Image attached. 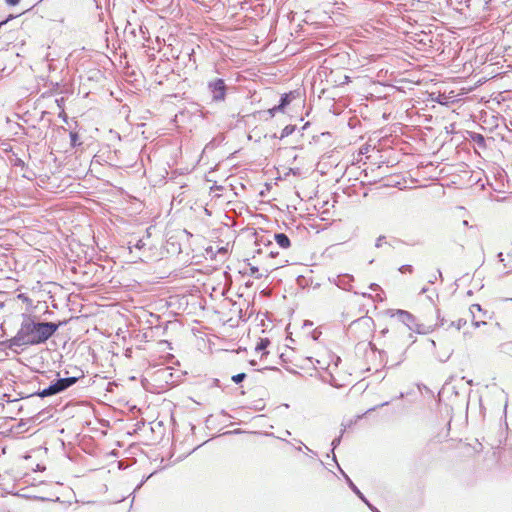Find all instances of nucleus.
I'll return each instance as SVG.
<instances>
[{
  "instance_id": "1",
  "label": "nucleus",
  "mask_w": 512,
  "mask_h": 512,
  "mask_svg": "<svg viewBox=\"0 0 512 512\" xmlns=\"http://www.w3.org/2000/svg\"><path fill=\"white\" fill-rule=\"evenodd\" d=\"M65 321L47 322L36 320L35 317L23 314V320L16 335L4 342L6 348L19 354L24 347L46 343Z\"/></svg>"
},
{
  "instance_id": "2",
  "label": "nucleus",
  "mask_w": 512,
  "mask_h": 512,
  "mask_svg": "<svg viewBox=\"0 0 512 512\" xmlns=\"http://www.w3.org/2000/svg\"><path fill=\"white\" fill-rule=\"evenodd\" d=\"M405 333L401 331L393 332L390 337L386 350L379 351V354L382 356L383 354H390L392 357V365H399L405 359V354L407 351V343L405 341Z\"/></svg>"
},
{
  "instance_id": "3",
  "label": "nucleus",
  "mask_w": 512,
  "mask_h": 512,
  "mask_svg": "<svg viewBox=\"0 0 512 512\" xmlns=\"http://www.w3.org/2000/svg\"><path fill=\"white\" fill-rule=\"evenodd\" d=\"M389 313L391 317H396L397 320L404 324L410 331L418 334H425L428 332V330L425 329V326L417 323L414 315L406 310H390Z\"/></svg>"
},
{
  "instance_id": "4",
  "label": "nucleus",
  "mask_w": 512,
  "mask_h": 512,
  "mask_svg": "<svg viewBox=\"0 0 512 512\" xmlns=\"http://www.w3.org/2000/svg\"><path fill=\"white\" fill-rule=\"evenodd\" d=\"M207 90L211 96L212 102H224L227 95L228 87L222 78H215L207 83Z\"/></svg>"
},
{
  "instance_id": "5",
  "label": "nucleus",
  "mask_w": 512,
  "mask_h": 512,
  "mask_svg": "<svg viewBox=\"0 0 512 512\" xmlns=\"http://www.w3.org/2000/svg\"><path fill=\"white\" fill-rule=\"evenodd\" d=\"M79 373H80L79 375L59 378L55 382H53L57 393L59 394V393L65 391L66 389H68L71 386H73L74 384H76L80 378L84 377L83 371L80 370Z\"/></svg>"
},
{
  "instance_id": "6",
  "label": "nucleus",
  "mask_w": 512,
  "mask_h": 512,
  "mask_svg": "<svg viewBox=\"0 0 512 512\" xmlns=\"http://www.w3.org/2000/svg\"><path fill=\"white\" fill-rule=\"evenodd\" d=\"M79 373H80L79 375L59 378L55 382H53L57 393L59 394V393L65 391L66 389H68L71 386H73L74 384H76L80 378L84 377L83 371L80 370Z\"/></svg>"
},
{
  "instance_id": "7",
  "label": "nucleus",
  "mask_w": 512,
  "mask_h": 512,
  "mask_svg": "<svg viewBox=\"0 0 512 512\" xmlns=\"http://www.w3.org/2000/svg\"><path fill=\"white\" fill-rule=\"evenodd\" d=\"M342 475L344 476L349 488L368 506V508L372 512H380L374 505H372L368 499L363 495V493L358 489V487L353 483V481L349 478V476L341 470Z\"/></svg>"
},
{
  "instance_id": "8",
  "label": "nucleus",
  "mask_w": 512,
  "mask_h": 512,
  "mask_svg": "<svg viewBox=\"0 0 512 512\" xmlns=\"http://www.w3.org/2000/svg\"><path fill=\"white\" fill-rule=\"evenodd\" d=\"M333 281L339 288L346 291H351L354 277L350 274H340Z\"/></svg>"
},
{
  "instance_id": "9",
  "label": "nucleus",
  "mask_w": 512,
  "mask_h": 512,
  "mask_svg": "<svg viewBox=\"0 0 512 512\" xmlns=\"http://www.w3.org/2000/svg\"><path fill=\"white\" fill-rule=\"evenodd\" d=\"M274 240L283 249H287L291 246V241L285 233H275Z\"/></svg>"
},
{
  "instance_id": "10",
  "label": "nucleus",
  "mask_w": 512,
  "mask_h": 512,
  "mask_svg": "<svg viewBox=\"0 0 512 512\" xmlns=\"http://www.w3.org/2000/svg\"><path fill=\"white\" fill-rule=\"evenodd\" d=\"M348 426H349V425H343V428L341 429L340 435H339L338 437H336V438H334V439H333V441H332V443H331V446H332L331 452H332V453H334V450H335V449L340 445L341 440H342V436H343V434L345 433L346 428H347ZM333 461H334L336 464H338V463H337V460H336V456H335V454H333ZM337 466H338L339 470L341 471L342 469L340 468V466H339V465H337Z\"/></svg>"
},
{
  "instance_id": "11",
  "label": "nucleus",
  "mask_w": 512,
  "mask_h": 512,
  "mask_svg": "<svg viewBox=\"0 0 512 512\" xmlns=\"http://www.w3.org/2000/svg\"><path fill=\"white\" fill-rule=\"evenodd\" d=\"M58 394L55 388L54 383L52 382L48 387L44 388L33 394L32 396H38L41 398L49 397Z\"/></svg>"
},
{
  "instance_id": "12",
  "label": "nucleus",
  "mask_w": 512,
  "mask_h": 512,
  "mask_svg": "<svg viewBox=\"0 0 512 512\" xmlns=\"http://www.w3.org/2000/svg\"><path fill=\"white\" fill-rule=\"evenodd\" d=\"M290 102V94H283L280 98L279 104L277 105V109H281L283 111L284 108L290 104Z\"/></svg>"
},
{
  "instance_id": "13",
  "label": "nucleus",
  "mask_w": 512,
  "mask_h": 512,
  "mask_svg": "<svg viewBox=\"0 0 512 512\" xmlns=\"http://www.w3.org/2000/svg\"><path fill=\"white\" fill-rule=\"evenodd\" d=\"M296 130L295 125H287L282 129L280 139L290 136Z\"/></svg>"
},
{
  "instance_id": "14",
  "label": "nucleus",
  "mask_w": 512,
  "mask_h": 512,
  "mask_svg": "<svg viewBox=\"0 0 512 512\" xmlns=\"http://www.w3.org/2000/svg\"><path fill=\"white\" fill-rule=\"evenodd\" d=\"M472 140L478 144L480 147L485 146V137L482 134L474 133L472 135Z\"/></svg>"
},
{
  "instance_id": "15",
  "label": "nucleus",
  "mask_w": 512,
  "mask_h": 512,
  "mask_svg": "<svg viewBox=\"0 0 512 512\" xmlns=\"http://www.w3.org/2000/svg\"><path fill=\"white\" fill-rule=\"evenodd\" d=\"M269 344H270V341H269V339H268V338H262V339H260V341L257 343V345H256V350H257V351L265 350Z\"/></svg>"
},
{
  "instance_id": "16",
  "label": "nucleus",
  "mask_w": 512,
  "mask_h": 512,
  "mask_svg": "<svg viewBox=\"0 0 512 512\" xmlns=\"http://www.w3.org/2000/svg\"><path fill=\"white\" fill-rule=\"evenodd\" d=\"M145 246H146V243L144 242L143 238L136 240V242L133 244V247L136 249H139V250H141ZM129 249H130V251L132 250V241H129Z\"/></svg>"
},
{
  "instance_id": "17",
  "label": "nucleus",
  "mask_w": 512,
  "mask_h": 512,
  "mask_svg": "<svg viewBox=\"0 0 512 512\" xmlns=\"http://www.w3.org/2000/svg\"><path fill=\"white\" fill-rule=\"evenodd\" d=\"M70 142L72 147H77L81 144L77 132H70Z\"/></svg>"
},
{
  "instance_id": "18",
  "label": "nucleus",
  "mask_w": 512,
  "mask_h": 512,
  "mask_svg": "<svg viewBox=\"0 0 512 512\" xmlns=\"http://www.w3.org/2000/svg\"><path fill=\"white\" fill-rule=\"evenodd\" d=\"M452 353H453V350H447V351H445L443 353H439L437 355V357H438L439 361L446 362V361L449 360V358L451 357Z\"/></svg>"
},
{
  "instance_id": "19",
  "label": "nucleus",
  "mask_w": 512,
  "mask_h": 512,
  "mask_svg": "<svg viewBox=\"0 0 512 512\" xmlns=\"http://www.w3.org/2000/svg\"><path fill=\"white\" fill-rule=\"evenodd\" d=\"M249 266H250V268H249V270H250L249 275L254 277V278H256V279H260L262 277V274H259L258 267L257 266H252L250 264H249Z\"/></svg>"
},
{
  "instance_id": "20",
  "label": "nucleus",
  "mask_w": 512,
  "mask_h": 512,
  "mask_svg": "<svg viewBox=\"0 0 512 512\" xmlns=\"http://www.w3.org/2000/svg\"><path fill=\"white\" fill-rule=\"evenodd\" d=\"M475 311L482 312L483 315H486V311H483L482 307L479 304H472L470 307V312L473 315V318H475Z\"/></svg>"
},
{
  "instance_id": "21",
  "label": "nucleus",
  "mask_w": 512,
  "mask_h": 512,
  "mask_svg": "<svg viewBox=\"0 0 512 512\" xmlns=\"http://www.w3.org/2000/svg\"><path fill=\"white\" fill-rule=\"evenodd\" d=\"M246 378V374L245 373H239V374H236L232 377V381L236 384H239L241 383L242 381H244V379Z\"/></svg>"
},
{
  "instance_id": "22",
  "label": "nucleus",
  "mask_w": 512,
  "mask_h": 512,
  "mask_svg": "<svg viewBox=\"0 0 512 512\" xmlns=\"http://www.w3.org/2000/svg\"><path fill=\"white\" fill-rule=\"evenodd\" d=\"M465 319H458L456 322H451V326H454L457 330H460L465 324Z\"/></svg>"
},
{
  "instance_id": "23",
  "label": "nucleus",
  "mask_w": 512,
  "mask_h": 512,
  "mask_svg": "<svg viewBox=\"0 0 512 512\" xmlns=\"http://www.w3.org/2000/svg\"><path fill=\"white\" fill-rule=\"evenodd\" d=\"M399 271L401 273H412L413 272V267L409 264H405V265H402L400 268H399Z\"/></svg>"
},
{
  "instance_id": "24",
  "label": "nucleus",
  "mask_w": 512,
  "mask_h": 512,
  "mask_svg": "<svg viewBox=\"0 0 512 512\" xmlns=\"http://www.w3.org/2000/svg\"><path fill=\"white\" fill-rule=\"evenodd\" d=\"M385 239H386V237H385V236L380 235V236L376 239L375 247H376V248H380V247L383 245V243H385Z\"/></svg>"
},
{
  "instance_id": "25",
  "label": "nucleus",
  "mask_w": 512,
  "mask_h": 512,
  "mask_svg": "<svg viewBox=\"0 0 512 512\" xmlns=\"http://www.w3.org/2000/svg\"><path fill=\"white\" fill-rule=\"evenodd\" d=\"M282 111L281 109H277V105L274 106L273 108L269 109L268 110V113L271 115V116H274L276 112H280Z\"/></svg>"
},
{
  "instance_id": "26",
  "label": "nucleus",
  "mask_w": 512,
  "mask_h": 512,
  "mask_svg": "<svg viewBox=\"0 0 512 512\" xmlns=\"http://www.w3.org/2000/svg\"><path fill=\"white\" fill-rule=\"evenodd\" d=\"M5 2L9 5V6H15L17 5L20 0H5Z\"/></svg>"
},
{
  "instance_id": "27",
  "label": "nucleus",
  "mask_w": 512,
  "mask_h": 512,
  "mask_svg": "<svg viewBox=\"0 0 512 512\" xmlns=\"http://www.w3.org/2000/svg\"><path fill=\"white\" fill-rule=\"evenodd\" d=\"M369 288H370L371 290H373V291H376V290H377V289H379L380 287H379V285H378V284H376V283H372V284H370Z\"/></svg>"
},
{
  "instance_id": "28",
  "label": "nucleus",
  "mask_w": 512,
  "mask_h": 512,
  "mask_svg": "<svg viewBox=\"0 0 512 512\" xmlns=\"http://www.w3.org/2000/svg\"><path fill=\"white\" fill-rule=\"evenodd\" d=\"M473 324L475 327H479L480 325H485L486 322L485 321H474Z\"/></svg>"
},
{
  "instance_id": "29",
  "label": "nucleus",
  "mask_w": 512,
  "mask_h": 512,
  "mask_svg": "<svg viewBox=\"0 0 512 512\" xmlns=\"http://www.w3.org/2000/svg\"><path fill=\"white\" fill-rule=\"evenodd\" d=\"M16 166H24V162L21 159H17L15 162Z\"/></svg>"
},
{
  "instance_id": "30",
  "label": "nucleus",
  "mask_w": 512,
  "mask_h": 512,
  "mask_svg": "<svg viewBox=\"0 0 512 512\" xmlns=\"http://www.w3.org/2000/svg\"><path fill=\"white\" fill-rule=\"evenodd\" d=\"M497 257H498L499 261H501V262L504 261L503 253L502 252L498 253Z\"/></svg>"
},
{
  "instance_id": "31",
  "label": "nucleus",
  "mask_w": 512,
  "mask_h": 512,
  "mask_svg": "<svg viewBox=\"0 0 512 512\" xmlns=\"http://www.w3.org/2000/svg\"><path fill=\"white\" fill-rule=\"evenodd\" d=\"M429 343H430V345H431V347H432V348H435V347H436V343H435V341H434V340L430 339V340H429Z\"/></svg>"
},
{
  "instance_id": "32",
  "label": "nucleus",
  "mask_w": 512,
  "mask_h": 512,
  "mask_svg": "<svg viewBox=\"0 0 512 512\" xmlns=\"http://www.w3.org/2000/svg\"><path fill=\"white\" fill-rule=\"evenodd\" d=\"M462 225L465 227H469V222L467 220H463Z\"/></svg>"
},
{
  "instance_id": "33",
  "label": "nucleus",
  "mask_w": 512,
  "mask_h": 512,
  "mask_svg": "<svg viewBox=\"0 0 512 512\" xmlns=\"http://www.w3.org/2000/svg\"><path fill=\"white\" fill-rule=\"evenodd\" d=\"M8 18L3 20V21H0V27H2L4 24H6L8 22Z\"/></svg>"
},
{
  "instance_id": "34",
  "label": "nucleus",
  "mask_w": 512,
  "mask_h": 512,
  "mask_svg": "<svg viewBox=\"0 0 512 512\" xmlns=\"http://www.w3.org/2000/svg\"><path fill=\"white\" fill-rule=\"evenodd\" d=\"M276 255H278V252L270 251V256L271 257H275Z\"/></svg>"
},
{
  "instance_id": "35",
  "label": "nucleus",
  "mask_w": 512,
  "mask_h": 512,
  "mask_svg": "<svg viewBox=\"0 0 512 512\" xmlns=\"http://www.w3.org/2000/svg\"><path fill=\"white\" fill-rule=\"evenodd\" d=\"M387 333H388V329H383V330L381 331V334H382L383 336H384V335H386Z\"/></svg>"
},
{
  "instance_id": "36",
  "label": "nucleus",
  "mask_w": 512,
  "mask_h": 512,
  "mask_svg": "<svg viewBox=\"0 0 512 512\" xmlns=\"http://www.w3.org/2000/svg\"><path fill=\"white\" fill-rule=\"evenodd\" d=\"M437 279L436 276L432 277V279L429 280L430 283H434V281Z\"/></svg>"
},
{
  "instance_id": "37",
  "label": "nucleus",
  "mask_w": 512,
  "mask_h": 512,
  "mask_svg": "<svg viewBox=\"0 0 512 512\" xmlns=\"http://www.w3.org/2000/svg\"><path fill=\"white\" fill-rule=\"evenodd\" d=\"M48 68H49L50 71L54 69V67L52 66L51 63L48 64Z\"/></svg>"
},
{
  "instance_id": "38",
  "label": "nucleus",
  "mask_w": 512,
  "mask_h": 512,
  "mask_svg": "<svg viewBox=\"0 0 512 512\" xmlns=\"http://www.w3.org/2000/svg\"><path fill=\"white\" fill-rule=\"evenodd\" d=\"M307 451L312 453V454H315V452L313 450H311L310 448L306 447Z\"/></svg>"
},
{
  "instance_id": "39",
  "label": "nucleus",
  "mask_w": 512,
  "mask_h": 512,
  "mask_svg": "<svg viewBox=\"0 0 512 512\" xmlns=\"http://www.w3.org/2000/svg\"><path fill=\"white\" fill-rule=\"evenodd\" d=\"M46 60H47L48 62H50V61H52L53 59H49V55H47V56H46Z\"/></svg>"
},
{
  "instance_id": "40",
  "label": "nucleus",
  "mask_w": 512,
  "mask_h": 512,
  "mask_svg": "<svg viewBox=\"0 0 512 512\" xmlns=\"http://www.w3.org/2000/svg\"><path fill=\"white\" fill-rule=\"evenodd\" d=\"M362 296L363 297H366V296L370 297V294L362 293Z\"/></svg>"
},
{
  "instance_id": "41",
  "label": "nucleus",
  "mask_w": 512,
  "mask_h": 512,
  "mask_svg": "<svg viewBox=\"0 0 512 512\" xmlns=\"http://www.w3.org/2000/svg\"><path fill=\"white\" fill-rule=\"evenodd\" d=\"M467 383H468L469 385H472V384H473V381H472V380H468V381H467Z\"/></svg>"
},
{
  "instance_id": "42",
  "label": "nucleus",
  "mask_w": 512,
  "mask_h": 512,
  "mask_svg": "<svg viewBox=\"0 0 512 512\" xmlns=\"http://www.w3.org/2000/svg\"><path fill=\"white\" fill-rule=\"evenodd\" d=\"M386 405H388V402H384L380 406L382 407V406H386Z\"/></svg>"
},
{
  "instance_id": "43",
  "label": "nucleus",
  "mask_w": 512,
  "mask_h": 512,
  "mask_svg": "<svg viewBox=\"0 0 512 512\" xmlns=\"http://www.w3.org/2000/svg\"><path fill=\"white\" fill-rule=\"evenodd\" d=\"M438 275L439 277H442V272L440 270H438Z\"/></svg>"
},
{
  "instance_id": "44",
  "label": "nucleus",
  "mask_w": 512,
  "mask_h": 512,
  "mask_svg": "<svg viewBox=\"0 0 512 512\" xmlns=\"http://www.w3.org/2000/svg\"><path fill=\"white\" fill-rule=\"evenodd\" d=\"M426 291H427V289H426V288H423V289L421 290V293H425Z\"/></svg>"
},
{
  "instance_id": "45",
  "label": "nucleus",
  "mask_w": 512,
  "mask_h": 512,
  "mask_svg": "<svg viewBox=\"0 0 512 512\" xmlns=\"http://www.w3.org/2000/svg\"><path fill=\"white\" fill-rule=\"evenodd\" d=\"M285 434H286V435H290L291 433H290V431L286 430V431H285Z\"/></svg>"
}]
</instances>
